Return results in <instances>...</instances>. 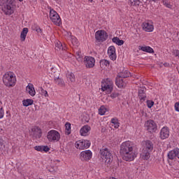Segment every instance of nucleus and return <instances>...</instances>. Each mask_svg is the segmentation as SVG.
I'll use <instances>...</instances> for the list:
<instances>
[{"label": "nucleus", "mask_w": 179, "mask_h": 179, "mask_svg": "<svg viewBox=\"0 0 179 179\" xmlns=\"http://www.w3.org/2000/svg\"><path fill=\"white\" fill-rule=\"evenodd\" d=\"M120 153L126 162H132L136 157V155L134 152V143L131 141H126L120 145Z\"/></svg>", "instance_id": "1"}, {"label": "nucleus", "mask_w": 179, "mask_h": 179, "mask_svg": "<svg viewBox=\"0 0 179 179\" xmlns=\"http://www.w3.org/2000/svg\"><path fill=\"white\" fill-rule=\"evenodd\" d=\"M3 83L7 87H13L16 85V76L12 72H6L3 76Z\"/></svg>", "instance_id": "2"}, {"label": "nucleus", "mask_w": 179, "mask_h": 179, "mask_svg": "<svg viewBox=\"0 0 179 179\" xmlns=\"http://www.w3.org/2000/svg\"><path fill=\"white\" fill-rule=\"evenodd\" d=\"M100 155L101 159L105 160V163L106 164H107L108 166H109L110 164H111L113 160H114L111 151H110L109 149L107 148H101L100 150Z\"/></svg>", "instance_id": "3"}, {"label": "nucleus", "mask_w": 179, "mask_h": 179, "mask_svg": "<svg viewBox=\"0 0 179 179\" xmlns=\"http://www.w3.org/2000/svg\"><path fill=\"white\" fill-rule=\"evenodd\" d=\"M2 3H3V7L2 8L3 12L5 15L10 16L13 13V9H12V5L15 2V0H1Z\"/></svg>", "instance_id": "4"}, {"label": "nucleus", "mask_w": 179, "mask_h": 179, "mask_svg": "<svg viewBox=\"0 0 179 179\" xmlns=\"http://www.w3.org/2000/svg\"><path fill=\"white\" fill-rule=\"evenodd\" d=\"M49 17L52 23L56 26H61V24H62L59 15L57 11L54 10V9H50Z\"/></svg>", "instance_id": "5"}, {"label": "nucleus", "mask_w": 179, "mask_h": 179, "mask_svg": "<svg viewBox=\"0 0 179 179\" xmlns=\"http://www.w3.org/2000/svg\"><path fill=\"white\" fill-rule=\"evenodd\" d=\"M114 83L113 80L107 78L105 81L101 83V90L103 92H107V93H111L113 92Z\"/></svg>", "instance_id": "6"}, {"label": "nucleus", "mask_w": 179, "mask_h": 179, "mask_svg": "<svg viewBox=\"0 0 179 179\" xmlns=\"http://www.w3.org/2000/svg\"><path fill=\"white\" fill-rule=\"evenodd\" d=\"M47 138L49 142H58L61 139V135L57 130H50L47 134Z\"/></svg>", "instance_id": "7"}, {"label": "nucleus", "mask_w": 179, "mask_h": 179, "mask_svg": "<svg viewBox=\"0 0 179 179\" xmlns=\"http://www.w3.org/2000/svg\"><path fill=\"white\" fill-rule=\"evenodd\" d=\"M90 141L80 140L76 142L75 147L76 149H80V150H85V149H88V148H90Z\"/></svg>", "instance_id": "8"}, {"label": "nucleus", "mask_w": 179, "mask_h": 179, "mask_svg": "<svg viewBox=\"0 0 179 179\" xmlns=\"http://www.w3.org/2000/svg\"><path fill=\"white\" fill-rule=\"evenodd\" d=\"M145 127L147 128V131L150 132V134H153V132L157 131V124H156V122L152 120L147 121L145 124Z\"/></svg>", "instance_id": "9"}, {"label": "nucleus", "mask_w": 179, "mask_h": 179, "mask_svg": "<svg viewBox=\"0 0 179 179\" xmlns=\"http://www.w3.org/2000/svg\"><path fill=\"white\" fill-rule=\"evenodd\" d=\"M108 38V35L107 34V32L104 30H100L97 31L95 33V38L97 40V41H106L107 38Z\"/></svg>", "instance_id": "10"}, {"label": "nucleus", "mask_w": 179, "mask_h": 179, "mask_svg": "<svg viewBox=\"0 0 179 179\" xmlns=\"http://www.w3.org/2000/svg\"><path fill=\"white\" fill-rule=\"evenodd\" d=\"M84 64L86 68H94V64H96V59L93 57L85 56L84 58Z\"/></svg>", "instance_id": "11"}, {"label": "nucleus", "mask_w": 179, "mask_h": 179, "mask_svg": "<svg viewBox=\"0 0 179 179\" xmlns=\"http://www.w3.org/2000/svg\"><path fill=\"white\" fill-rule=\"evenodd\" d=\"M92 156H93V154L90 150L83 151L80 154V158L83 162H89L92 159Z\"/></svg>", "instance_id": "12"}, {"label": "nucleus", "mask_w": 179, "mask_h": 179, "mask_svg": "<svg viewBox=\"0 0 179 179\" xmlns=\"http://www.w3.org/2000/svg\"><path fill=\"white\" fill-rule=\"evenodd\" d=\"M31 135L35 139H40L43 135V131H41V129H40V127H34L31 129Z\"/></svg>", "instance_id": "13"}, {"label": "nucleus", "mask_w": 179, "mask_h": 179, "mask_svg": "<svg viewBox=\"0 0 179 179\" xmlns=\"http://www.w3.org/2000/svg\"><path fill=\"white\" fill-rule=\"evenodd\" d=\"M108 55L110 59L115 61L117 59V54L115 53V47L110 46L108 49Z\"/></svg>", "instance_id": "14"}, {"label": "nucleus", "mask_w": 179, "mask_h": 179, "mask_svg": "<svg viewBox=\"0 0 179 179\" xmlns=\"http://www.w3.org/2000/svg\"><path fill=\"white\" fill-rule=\"evenodd\" d=\"M143 146L144 150H148V152H152V150H153L154 145L151 141L147 140L143 142Z\"/></svg>", "instance_id": "15"}, {"label": "nucleus", "mask_w": 179, "mask_h": 179, "mask_svg": "<svg viewBox=\"0 0 179 179\" xmlns=\"http://www.w3.org/2000/svg\"><path fill=\"white\" fill-rule=\"evenodd\" d=\"M56 73L55 75V82L58 86H60V87H65V81H64L63 79L59 78V73L55 72Z\"/></svg>", "instance_id": "16"}, {"label": "nucleus", "mask_w": 179, "mask_h": 179, "mask_svg": "<svg viewBox=\"0 0 179 179\" xmlns=\"http://www.w3.org/2000/svg\"><path fill=\"white\" fill-rule=\"evenodd\" d=\"M170 136V131L167 127H163L160 131V138L161 139H167Z\"/></svg>", "instance_id": "17"}, {"label": "nucleus", "mask_w": 179, "mask_h": 179, "mask_svg": "<svg viewBox=\"0 0 179 179\" xmlns=\"http://www.w3.org/2000/svg\"><path fill=\"white\" fill-rule=\"evenodd\" d=\"M146 88L145 87H140L138 90V96L141 101L146 100Z\"/></svg>", "instance_id": "18"}, {"label": "nucleus", "mask_w": 179, "mask_h": 179, "mask_svg": "<svg viewBox=\"0 0 179 179\" xmlns=\"http://www.w3.org/2000/svg\"><path fill=\"white\" fill-rule=\"evenodd\" d=\"M140 159H142V160H149V159H150V151L143 148L140 154Z\"/></svg>", "instance_id": "19"}, {"label": "nucleus", "mask_w": 179, "mask_h": 179, "mask_svg": "<svg viewBox=\"0 0 179 179\" xmlns=\"http://www.w3.org/2000/svg\"><path fill=\"white\" fill-rule=\"evenodd\" d=\"M26 92L27 93H29V94L32 97H34V96H36V90H34V87L31 83H29L28 85L26 87Z\"/></svg>", "instance_id": "20"}, {"label": "nucleus", "mask_w": 179, "mask_h": 179, "mask_svg": "<svg viewBox=\"0 0 179 179\" xmlns=\"http://www.w3.org/2000/svg\"><path fill=\"white\" fill-rule=\"evenodd\" d=\"M90 129L91 128L89 125H85L80 129V134L81 135V136H87V134L90 132Z\"/></svg>", "instance_id": "21"}, {"label": "nucleus", "mask_w": 179, "mask_h": 179, "mask_svg": "<svg viewBox=\"0 0 179 179\" xmlns=\"http://www.w3.org/2000/svg\"><path fill=\"white\" fill-rule=\"evenodd\" d=\"M154 27H153V24L149 23V22H144L143 24V29L145 31H148V33H150L152 31H153V29H154Z\"/></svg>", "instance_id": "22"}, {"label": "nucleus", "mask_w": 179, "mask_h": 179, "mask_svg": "<svg viewBox=\"0 0 179 179\" xmlns=\"http://www.w3.org/2000/svg\"><path fill=\"white\" fill-rule=\"evenodd\" d=\"M115 83L117 87H119L120 89H121L122 87H125L126 84L124 82V79L120 76L116 78Z\"/></svg>", "instance_id": "23"}, {"label": "nucleus", "mask_w": 179, "mask_h": 179, "mask_svg": "<svg viewBox=\"0 0 179 179\" xmlns=\"http://www.w3.org/2000/svg\"><path fill=\"white\" fill-rule=\"evenodd\" d=\"M56 50L58 51V50H62V51H65L66 50V46H64L61 41H58L55 44Z\"/></svg>", "instance_id": "24"}, {"label": "nucleus", "mask_w": 179, "mask_h": 179, "mask_svg": "<svg viewBox=\"0 0 179 179\" xmlns=\"http://www.w3.org/2000/svg\"><path fill=\"white\" fill-rule=\"evenodd\" d=\"M119 76L125 79V78H129L131 76V73L128 70H123V71L119 74Z\"/></svg>", "instance_id": "25"}, {"label": "nucleus", "mask_w": 179, "mask_h": 179, "mask_svg": "<svg viewBox=\"0 0 179 179\" xmlns=\"http://www.w3.org/2000/svg\"><path fill=\"white\" fill-rule=\"evenodd\" d=\"M141 50L144 52H150V54H152V52H154L153 48H152L150 46H142L141 48Z\"/></svg>", "instance_id": "26"}, {"label": "nucleus", "mask_w": 179, "mask_h": 179, "mask_svg": "<svg viewBox=\"0 0 179 179\" xmlns=\"http://www.w3.org/2000/svg\"><path fill=\"white\" fill-rule=\"evenodd\" d=\"M34 103V101H33V99H25L22 101V104L24 107H29V106H32Z\"/></svg>", "instance_id": "27"}, {"label": "nucleus", "mask_w": 179, "mask_h": 179, "mask_svg": "<svg viewBox=\"0 0 179 179\" xmlns=\"http://www.w3.org/2000/svg\"><path fill=\"white\" fill-rule=\"evenodd\" d=\"M113 43L117 44V45H122L124 44V41L120 39L118 37H114L112 39Z\"/></svg>", "instance_id": "28"}, {"label": "nucleus", "mask_w": 179, "mask_h": 179, "mask_svg": "<svg viewBox=\"0 0 179 179\" xmlns=\"http://www.w3.org/2000/svg\"><path fill=\"white\" fill-rule=\"evenodd\" d=\"M168 159H169V160H174V159H176V148L173 149V150H171L168 155Z\"/></svg>", "instance_id": "29"}, {"label": "nucleus", "mask_w": 179, "mask_h": 179, "mask_svg": "<svg viewBox=\"0 0 179 179\" xmlns=\"http://www.w3.org/2000/svg\"><path fill=\"white\" fill-rule=\"evenodd\" d=\"M65 134L66 135H71V123L66 122L65 124Z\"/></svg>", "instance_id": "30"}, {"label": "nucleus", "mask_w": 179, "mask_h": 179, "mask_svg": "<svg viewBox=\"0 0 179 179\" xmlns=\"http://www.w3.org/2000/svg\"><path fill=\"white\" fill-rule=\"evenodd\" d=\"M100 65L103 68H104V66H110V62L108 60H106V59L101 60L100 61Z\"/></svg>", "instance_id": "31"}, {"label": "nucleus", "mask_w": 179, "mask_h": 179, "mask_svg": "<svg viewBox=\"0 0 179 179\" xmlns=\"http://www.w3.org/2000/svg\"><path fill=\"white\" fill-rule=\"evenodd\" d=\"M107 113V108L104 106H101L100 108L99 109V114L100 115H104Z\"/></svg>", "instance_id": "32"}, {"label": "nucleus", "mask_w": 179, "mask_h": 179, "mask_svg": "<svg viewBox=\"0 0 179 179\" xmlns=\"http://www.w3.org/2000/svg\"><path fill=\"white\" fill-rule=\"evenodd\" d=\"M141 3L140 0H130L129 4L131 6H139Z\"/></svg>", "instance_id": "33"}, {"label": "nucleus", "mask_w": 179, "mask_h": 179, "mask_svg": "<svg viewBox=\"0 0 179 179\" xmlns=\"http://www.w3.org/2000/svg\"><path fill=\"white\" fill-rule=\"evenodd\" d=\"M62 51L63 52L62 55H63L64 58H65V59H66V58H71V57H72V54H71L70 52H68L66 50H62Z\"/></svg>", "instance_id": "34"}, {"label": "nucleus", "mask_w": 179, "mask_h": 179, "mask_svg": "<svg viewBox=\"0 0 179 179\" xmlns=\"http://www.w3.org/2000/svg\"><path fill=\"white\" fill-rule=\"evenodd\" d=\"M67 78L71 82H75V80H76L75 74H73V73H68Z\"/></svg>", "instance_id": "35"}, {"label": "nucleus", "mask_w": 179, "mask_h": 179, "mask_svg": "<svg viewBox=\"0 0 179 179\" xmlns=\"http://www.w3.org/2000/svg\"><path fill=\"white\" fill-rule=\"evenodd\" d=\"M71 41L73 45H76V47H78L79 42L78 41V39L76 38V37L71 36Z\"/></svg>", "instance_id": "36"}, {"label": "nucleus", "mask_w": 179, "mask_h": 179, "mask_svg": "<svg viewBox=\"0 0 179 179\" xmlns=\"http://www.w3.org/2000/svg\"><path fill=\"white\" fill-rule=\"evenodd\" d=\"M111 123L114 124L115 128H118L120 127V124H118V119L117 117H113L111 119Z\"/></svg>", "instance_id": "37"}, {"label": "nucleus", "mask_w": 179, "mask_h": 179, "mask_svg": "<svg viewBox=\"0 0 179 179\" xmlns=\"http://www.w3.org/2000/svg\"><path fill=\"white\" fill-rule=\"evenodd\" d=\"M146 103L148 108H152L155 106V102L152 100H147Z\"/></svg>", "instance_id": "38"}, {"label": "nucleus", "mask_w": 179, "mask_h": 179, "mask_svg": "<svg viewBox=\"0 0 179 179\" xmlns=\"http://www.w3.org/2000/svg\"><path fill=\"white\" fill-rule=\"evenodd\" d=\"M41 94H42V96H44L45 97H48V92L43 87H41Z\"/></svg>", "instance_id": "39"}, {"label": "nucleus", "mask_w": 179, "mask_h": 179, "mask_svg": "<svg viewBox=\"0 0 179 179\" xmlns=\"http://www.w3.org/2000/svg\"><path fill=\"white\" fill-rule=\"evenodd\" d=\"M35 150L37 152H43V145H36L34 147Z\"/></svg>", "instance_id": "40"}, {"label": "nucleus", "mask_w": 179, "mask_h": 179, "mask_svg": "<svg viewBox=\"0 0 179 179\" xmlns=\"http://www.w3.org/2000/svg\"><path fill=\"white\" fill-rule=\"evenodd\" d=\"M50 148H48V145H42V152H49Z\"/></svg>", "instance_id": "41"}, {"label": "nucleus", "mask_w": 179, "mask_h": 179, "mask_svg": "<svg viewBox=\"0 0 179 179\" xmlns=\"http://www.w3.org/2000/svg\"><path fill=\"white\" fill-rule=\"evenodd\" d=\"M76 59H78V61H82V55H80V52H76Z\"/></svg>", "instance_id": "42"}, {"label": "nucleus", "mask_w": 179, "mask_h": 179, "mask_svg": "<svg viewBox=\"0 0 179 179\" xmlns=\"http://www.w3.org/2000/svg\"><path fill=\"white\" fill-rule=\"evenodd\" d=\"M3 115H5V111L3 110V108H0V120L3 118Z\"/></svg>", "instance_id": "43"}, {"label": "nucleus", "mask_w": 179, "mask_h": 179, "mask_svg": "<svg viewBox=\"0 0 179 179\" xmlns=\"http://www.w3.org/2000/svg\"><path fill=\"white\" fill-rule=\"evenodd\" d=\"M118 96H120V94L117 92H113L110 94L111 99H116V97H118Z\"/></svg>", "instance_id": "44"}, {"label": "nucleus", "mask_w": 179, "mask_h": 179, "mask_svg": "<svg viewBox=\"0 0 179 179\" xmlns=\"http://www.w3.org/2000/svg\"><path fill=\"white\" fill-rule=\"evenodd\" d=\"M27 33H29V29L28 28H24L22 29V31L21 34H24L25 36H27Z\"/></svg>", "instance_id": "45"}, {"label": "nucleus", "mask_w": 179, "mask_h": 179, "mask_svg": "<svg viewBox=\"0 0 179 179\" xmlns=\"http://www.w3.org/2000/svg\"><path fill=\"white\" fill-rule=\"evenodd\" d=\"M175 152L176 157H178V159H179V148H175Z\"/></svg>", "instance_id": "46"}, {"label": "nucleus", "mask_w": 179, "mask_h": 179, "mask_svg": "<svg viewBox=\"0 0 179 179\" xmlns=\"http://www.w3.org/2000/svg\"><path fill=\"white\" fill-rule=\"evenodd\" d=\"M175 110L176 111H178V113H179V102H176L175 103Z\"/></svg>", "instance_id": "47"}, {"label": "nucleus", "mask_w": 179, "mask_h": 179, "mask_svg": "<svg viewBox=\"0 0 179 179\" xmlns=\"http://www.w3.org/2000/svg\"><path fill=\"white\" fill-rule=\"evenodd\" d=\"M163 3L166 8H171V4L167 3L166 1H164Z\"/></svg>", "instance_id": "48"}, {"label": "nucleus", "mask_w": 179, "mask_h": 179, "mask_svg": "<svg viewBox=\"0 0 179 179\" xmlns=\"http://www.w3.org/2000/svg\"><path fill=\"white\" fill-rule=\"evenodd\" d=\"M26 36H27V35H24V34H23L21 33V34H20V38H21L22 41H24V40H26Z\"/></svg>", "instance_id": "49"}, {"label": "nucleus", "mask_w": 179, "mask_h": 179, "mask_svg": "<svg viewBox=\"0 0 179 179\" xmlns=\"http://www.w3.org/2000/svg\"><path fill=\"white\" fill-rule=\"evenodd\" d=\"M36 31H37V33H41V29L37 28Z\"/></svg>", "instance_id": "50"}, {"label": "nucleus", "mask_w": 179, "mask_h": 179, "mask_svg": "<svg viewBox=\"0 0 179 179\" xmlns=\"http://www.w3.org/2000/svg\"><path fill=\"white\" fill-rule=\"evenodd\" d=\"M152 1V2H159V0H150Z\"/></svg>", "instance_id": "51"}, {"label": "nucleus", "mask_w": 179, "mask_h": 179, "mask_svg": "<svg viewBox=\"0 0 179 179\" xmlns=\"http://www.w3.org/2000/svg\"><path fill=\"white\" fill-rule=\"evenodd\" d=\"M164 66H167V65H169V64L165 63V64H164Z\"/></svg>", "instance_id": "52"}, {"label": "nucleus", "mask_w": 179, "mask_h": 179, "mask_svg": "<svg viewBox=\"0 0 179 179\" xmlns=\"http://www.w3.org/2000/svg\"><path fill=\"white\" fill-rule=\"evenodd\" d=\"M2 131H3V129H0V132H2Z\"/></svg>", "instance_id": "53"}, {"label": "nucleus", "mask_w": 179, "mask_h": 179, "mask_svg": "<svg viewBox=\"0 0 179 179\" xmlns=\"http://www.w3.org/2000/svg\"><path fill=\"white\" fill-rule=\"evenodd\" d=\"M90 2H93V0H89Z\"/></svg>", "instance_id": "54"}, {"label": "nucleus", "mask_w": 179, "mask_h": 179, "mask_svg": "<svg viewBox=\"0 0 179 179\" xmlns=\"http://www.w3.org/2000/svg\"><path fill=\"white\" fill-rule=\"evenodd\" d=\"M19 1H20V2H22L23 0H19Z\"/></svg>", "instance_id": "55"}, {"label": "nucleus", "mask_w": 179, "mask_h": 179, "mask_svg": "<svg viewBox=\"0 0 179 179\" xmlns=\"http://www.w3.org/2000/svg\"><path fill=\"white\" fill-rule=\"evenodd\" d=\"M55 1H58V0H55Z\"/></svg>", "instance_id": "56"}]
</instances>
